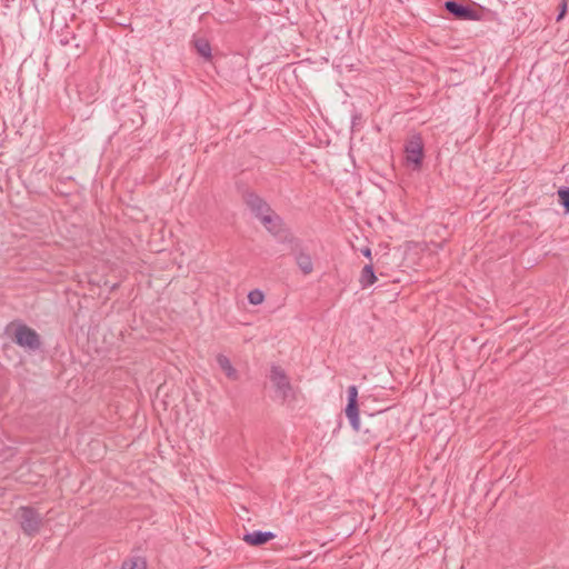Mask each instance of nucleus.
<instances>
[{
  "label": "nucleus",
  "instance_id": "19",
  "mask_svg": "<svg viewBox=\"0 0 569 569\" xmlns=\"http://www.w3.org/2000/svg\"><path fill=\"white\" fill-rule=\"evenodd\" d=\"M60 42H61L62 46L69 44V40L68 39H61Z\"/></svg>",
  "mask_w": 569,
  "mask_h": 569
},
{
  "label": "nucleus",
  "instance_id": "13",
  "mask_svg": "<svg viewBox=\"0 0 569 569\" xmlns=\"http://www.w3.org/2000/svg\"><path fill=\"white\" fill-rule=\"evenodd\" d=\"M193 46L197 53L206 61H210L212 59L211 44L207 39L197 38L193 40Z\"/></svg>",
  "mask_w": 569,
  "mask_h": 569
},
{
  "label": "nucleus",
  "instance_id": "2",
  "mask_svg": "<svg viewBox=\"0 0 569 569\" xmlns=\"http://www.w3.org/2000/svg\"><path fill=\"white\" fill-rule=\"evenodd\" d=\"M282 243H287L290 254L295 257V260L303 274H310L313 270V263L310 254L305 250L303 243L300 239L292 234H284L281 238Z\"/></svg>",
  "mask_w": 569,
  "mask_h": 569
},
{
  "label": "nucleus",
  "instance_id": "3",
  "mask_svg": "<svg viewBox=\"0 0 569 569\" xmlns=\"http://www.w3.org/2000/svg\"><path fill=\"white\" fill-rule=\"evenodd\" d=\"M16 519L27 536H36L41 528L42 517L30 506H21L16 512Z\"/></svg>",
  "mask_w": 569,
  "mask_h": 569
},
{
  "label": "nucleus",
  "instance_id": "8",
  "mask_svg": "<svg viewBox=\"0 0 569 569\" xmlns=\"http://www.w3.org/2000/svg\"><path fill=\"white\" fill-rule=\"evenodd\" d=\"M244 202L250 209L251 213L259 220L273 211L266 200L253 192L246 193Z\"/></svg>",
  "mask_w": 569,
  "mask_h": 569
},
{
  "label": "nucleus",
  "instance_id": "1",
  "mask_svg": "<svg viewBox=\"0 0 569 569\" xmlns=\"http://www.w3.org/2000/svg\"><path fill=\"white\" fill-rule=\"evenodd\" d=\"M14 327L12 340L19 347L28 351H37L41 348L40 335L32 328L22 322H11L7 327V332Z\"/></svg>",
  "mask_w": 569,
  "mask_h": 569
},
{
  "label": "nucleus",
  "instance_id": "15",
  "mask_svg": "<svg viewBox=\"0 0 569 569\" xmlns=\"http://www.w3.org/2000/svg\"><path fill=\"white\" fill-rule=\"evenodd\" d=\"M559 203L563 207L565 212H569V187H561L558 190Z\"/></svg>",
  "mask_w": 569,
  "mask_h": 569
},
{
  "label": "nucleus",
  "instance_id": "14",
  "mask_svg": "<svg viewBox=\"0 0 569 569\" xmlns=\"http://www.w3.org/2000/svg\"><path fill=\"white\" fill-rule=\"evenodd\" d=\"M121 569H147V561L143 557H131L122 562Z\"/></svg>",
  "mask_w": 569,
  "mask_h": 569
},
{
  "label": "nucleus",
  "instance_id": "10",
  "mask_svg": "<svg viewBox=\"0 0 569 569\" xmlns=\"http://www.w3.org/2000/svg\"><path fill=\"white\" fill-rule=\"evenodd\" d=\"M273 538H276V535L271 531L256 530L246 533L243 536V541L247 542L249 546H262L268 541L272 540Z\"/></svg>",
  "mask_w": 569,
  "mask_h": 569
},
{
  "label": "nucleus",
  "instance_id": "12",
  "mask_svg": "<svg viewBox=\"0 0 569 569\" xmlns=\"http://www.w3.org/2000/svg\"><path fill=\"white\" fill-rule=\"evenodd\" d=\"M377 281L372 263L366 264L360 273L359 283L362 289L372 286Z\"/></svg>",
  "mask_w": 569,
  "mask_h": 569
},
{
  "label": "nucleus",
  "instance_id": "4",
  "mask_svg": "<svg viewBox=\"0 0 569 569\" xmlns=\"http://www.w3.org/2000/svg\"><path fill=\"white\" fill-rule=\"evenodd\" d=\"M407 162L412 164L413 170H419L423 160V142L420 134L411 136L405 143Z\"/></svg>",
  "mask_w": 569,
  "mask_h": 569
},
{
  "label": "nucleus",
  "instance_id": "17",
  "mask_svg": "<svg viewBox=\"0 0 569 569\" xmlns=\"http://www.w3.org/2000/svg\"><path fill=\"white\" fill-rule=\"evenodd\" d=\"M566 12H567V1L566 0H560V3H559V13L556 18L557 21H560L565 18L566 16Z\"/></svg>",
  "mask_w": 569,
  "mask_h": 569
},
{
  "label": "nucleus",
  "instance_id": "6",
  "mask_svg": "<svg viewBox=\"0 0 569 569\" xmlns=\"http://www.w3.org/2000/svg\"><path fill=\"white\" fill-rule=\"evenodd\" d=\"M347 406L345 409L346 416L355 431L360 430V420H359V406H358V388L352 385L348 387L347 390Z\"/></svg>",
  "mask_w": 569,
  "mask_h": 569
},
{
  "label": "nucleus",
  "instance_id": "11",
  "mask_svg": "<svg viewBox=\"0 0 569 569\" xmlns=\"http://www.w3.org/2000/svg\"><path fill=\"white\" fill-rule=\"evenodd\" d=\"M216 360L220 369L226 373V376L230 380L236 381L239 379V373L237 369L232 366L230 359L227 356L219 353Z\"/></svg>",
  "mask_w": 569,
  "mask_h": 569
},
{
  "label": "nucleus",
  "instance_id": "16",
  "mask_svg": "<svg viewBox=\"0 0 569 569\" xmlns=\"http://www.w3.org/2000/svg\"><path fill=\"white\" fill-rule=\"evenodd\" d=\"M264 299V295L259 289H253L248 293V300L251 305L257 306L260 305Z\"/></svg>",
  "mask_w": 569,
  "mask_h": 569
},
{
  "label": "nucleus",
  "instance_id": "7",
  "mask_svg": "<svg viewBox=\"0 0 569 569\" xmlns=\"http://www.w3.org/2000/svg\"><path fill=\"white\" fill-rule=\"evenodd\" d=\"M270 380L276 390L280 393L282 400H287L292 393V386L286 371L279 366H272L270 370Z\"/></svg>",
  "mask_w": 569,
  "mask_h": 569
},
{
  "label": "nucleus",
  "instance_id": "5",
  "mask_svg": "<svg viewBox=\"0 0 569 569\" xmlns=\"http://www.w3.org/2000/svg\"><path fill=\"white\" fill-rule=\"evenodd\" d=\"M443 7L457 20L478 21L481 19V14L477 10L457 0H447Z\"/></svg>",
  "mask_w": 569,
  "mask_h": 569
},
{
  "label": "nucleus",
  "instance_id": "18",
  "mask_svg": "<svg viewBox=\"0 0 569 569\" xmlns=\"http://www.w3.org/2000/svg\"><path fill=\"white\" fill-rule=\"evenodd\" d=\"M361 253H362L366 258H368V259H370V260H371V258H372V252H371V249H370L369 247H365V248H362V249H361Z\"/></svg>",
  "mask_w": 569,
  "mask_h": 569
},
{
  "label": "nucleus",
  "instance_id": "9",
  "mask_svg": "<svg viewBox=\"0 0 569 569\" xmlns=\"http://www.w3.org/2000/svg\"><path fill=\"white\" fill-rule=\"evenodd\" d=\"M260 222L264 226V228L272 233L274 237L278 238V240L281 242V238H283L284 234H290L284 228H283V221L279 214H277L274 211H271L267 216L262 217L260 219Z\"/></svg>",
  "mask_w": 569,
  "mask_h": 569
}]
</instances>
